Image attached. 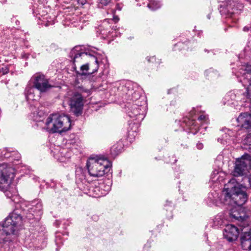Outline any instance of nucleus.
<instances>
[{"label": "nucleus", "instance_id": "obj_1", "mask_svg": "<svg viewBox=\"0 0 251 251\" xmlns=\"http://www.w3.org/2000/svg\"><path fill=\"white\" fill-rule=\"evenodd\" d=\"M222 197H224L222 202L225 204L236 205L238 207L243 205L247 201V194L241 190L234 178L231 179L225 185Z\"/></svg>", "mask_w": 251, "mask_h": 251}, {"label": "nucleus", "instance_id": "obj_2", "mask_svg": "<svg viewBox=\"0 0 251 251\" xmlns=\"http://www.w3.org/2000/svg\"><path fill=\"white\" fill-rule=\"evenodd\" d=\"M70 55L71 58H72L74 64L76 62H81V60L86 59L88 58H91L94 61V66H92V69L89 68V64H85L81 66L80 72L79 74L82 75L92 74L97 72L99 69L97 57L88 53L87 52L83 51L79 46L75 47L71 51Z\"/></svg>", "mask_w": 251, "mask_h": 251}, {"label": "nucleus", "instance_id": "obj_3", "mask_svg": "<svg viewBox=\"0 0 251 251\" xmlns=\"http://www.w3.org/2000/svg\"><path fill=\"white\" fill-rule=\"evenodd\" d=\"M71 121L69 117L65 115L52 114L46 121V130L50 133H61L70 129Z\"/></svg>", "mask_w": 251, "mask_h": 251}, {"label": "nucleus", "instance_id": "obj_4", "mask_svg": "<svg viewBox=\"0 0 251 251\" xmlns=\"http://www.w3.org/2000/svg\"><path fill=\"white\" fill-rule=\"evenodd\" d=\"M87 166L89 174L94 177H100L110 170L111 163L104 157L91 158Z\"/></svg>", "mask_w": 251, "mask_h": 251}, {"label": "nucleus", "instance_id": "obj_5", "mask_svg": "<svg viewBox=\"0 0 251 251\" xmlns=\"http://www.w3.org/2000/svg\"><path fill=\"white\" fill-rule=\"evenodd\" d=\"M251 170V156L249 154H245L237 160L233 175L235 176H245L244 180L248 182V184L244 183L242 184L244 187H251V179L248 175V173H250Z\"/></svg>", "mask_w": 251, "mask_h": 251}, {"label": "nucleus", "instance_id": "obj_6", "mask_svg": "<svg viewBox=\"0 0 251 251\" xmlns=\"http://www.w3.org/2000/svg\"><path fill=\"white\" fill-rule=\"evenodd\" d=\"M14 177V169L7 164H0V190L7 188Z\"/></svg>", "mask_w": 251, "mask_h": 251}, {"label": "nucleus", "instance_id": "obj_7", "mask_svg": "<svg viewBox=\"0 0 251 251\" xmlns=\"http://www.w3.org/2000/svg\"><path fill=\"white\" fill-rule=\"evenodd\" d=\"M23 224L22 218L20 214L12 212L5 219L3 224L6 228L10 229L14 234Z\"/></svg>", "mask_w": 251, "mask_h": 251}, {"label": "nucleus", "instance_id": "obj_8", "mask_svg": "<svg viewBox=\"0 0 251 251\" xmlns=\"http://www.w3.org/2000/svg\"><path fill=\"white\" fill-rule=\"evenodd\" d=\"M71 110L76 116L81 113L83 106V99L81 94L75 93L70 100Z\"/></svg>", "mask_w": 251, "mask_h": 251}, {"label": "nucleus", "instance_id": "obj_9", "mask_svg": "<svg viewBox=\"0 0 251 251\" xmlns=\"http://www.w3.org/2000/svg\"><path fill=\"white\" fill-rule=\"evenodd\" d=\"M34 86L41 92H44L52 86L49 83L44 75H37L34 76Z\"/></svg>", "mask_w": 251, "mask_h": 251}, {"label": "nucleus", "instance_id": "obj_10", "mask_svg": "<svg viewBox=\"0 0 251 251\" xmlns=\"http://www.w3.org/2000/svg\"><path fill=\"white\" fill-rule=\"evenodd\" d=\"M244 229V231L246 229L245 228H238L232 225H227L224 231V237L229 241L236 240L237 239L239 233V230Z\"/></svg>", "mask_w": 251, "mask_h": 251}, {"label": "nucleus", "instance_id": "obj_11", "mask_svg": "<svg viewBox=\"0 0 251 251\" xmlns=\"http://www.w3.org/2000/svg\"><path fill=\"white\" fill-rule=\"evenodd\" d=\"M225 8L228 14L232 15L238 14L243 8V4L234 0H228L225 2Z\"/></svg>", "mask_w": 251, "mask_h": 251}, {"label": "nucleus", "instance_id": "obj_12", "mask_svg": "<svg viewBox=\"0 0 251 251\" xmlns=\"http://www.w3.org/2000/svg\"><path fill=\"white\" fill-rule=\"evenodd\" d=\"M241 245L243 249L245 250H249L251 244V232L250 228L248 227L244 231V229H241Z\"/></svg>", "mask_w": 251, "mask_h": 251}, {"label": "nucleus", "instance_id": "obj_13", "mask_svg": "<svg viewBox=\"0 0 251 251\" xmlns=\"http://www.w3.org/2000/svg\"><path fill=\"white\" fill-rule=\"evenodd\" d=\"M14 234L11 232L10 229L6 228L5 225L3 224L0 226V245L5 244L11 239L12 235Z\"/></svg>", "mask_w": 251, "mask_h": 251}, {"label": "nucleus", "instance_id": "obj_14", "mask_svg": "<svg viewBox=\"0 0 251 251\" xmlns=\"http://www.w3.org/2000/svg\"><path fill=\"white\" fill-rule=\"evenodd\" d=\"M239 125L246 129L251 128V114L247 112L240 114L237 119Z\"/></svg>", "mask_w": 251, "mask_h": 251}, {"label": "nucleus", "instance_id": "obj_15", "mask_svg": "<svg viewBox=\"0 0 251 251\" xmlns=\"http://www.w3.org/2000/svg\"><path fill=\"white\" fill-rule=\"evenodd\" d=\"M240 81L246 88L247 96L251 99V77L249 75H243L240 79Z\"/></svg>", "mask_w": 251, "mask_h": 251}, {"label": "nucleus", "instance_id": "obj_16", "mask_svg": "<svg viewBox=\"0 0 251 251\" xmlns=\"http://www.w3.org/2000/svg\"><path fill=\"white\" fill-rule=\"evenodd\" d=\"M141 108L134 106L132 107L129 116L131 118H135V120L138 121H142L144 118V113H141Z\"/></svg>", "mask_w": 251, "mask_h": 251}, {"label": "nucleus", "instance_id": "obj_17", "mask_svg": "<svg viewBox=\"0 0 251 251\" xmlns=\"http://www.w3.org/2000/svg\"><path fill=\"white\" fill-rule=\"evenodd\" d=\"M35 88L32 87H27L25 89V96L26 100L28 101H31L36 100L38 98V96H35Z\"/></svg>", "mask_w": 251, "mask_h": 251}, {"label": "nucleus", "instance_id": "obj_18", "mask_svg": "<svg viewBox=\"0 0 251 251\" xmlns=\"http://www.w3.org/2000/svg\"><path fill=\"white\" fill-rule=\"evenodd\" d=\"M0 190L3 191L5 196L10 199H12L13 197L16 195L17 194V192L15 189L14 188L11 187L9 185L7 188L4 189V190Z\"/></svg>", "mask_w": 251, "mask_h": 251}, {"label": "nucleus", "instance_id": "obj_19", "mask_svg": "<svg viewBox=\"0 0 251 251\" xmlns=\"http://www.w3.org/2000/svg\"><path fill=\"white\" fill-rule=\"evenodd\" d=\"M234 207L230 209V214L231 216L236 219H239L241 218V216L239 212L241 209V207H238L236 205H233Z\"/></svg>", "mask_w": 251, "mask_h": 251}, {"label": "nucleus", "instance_id": "obj_20", "mask_svg": "<svg viewBox=\"0 0 251 251\" xmlns=\"http://www.w3.org/2000/svg\"><path fill=\"white\" fill-rule=\"evenodd\" d=\"M149 3L148 4V7L151 10H155L160 7V3L154 0H148Z\"/></svg>", "mask_w": 251, "mask_h": 251}, {"label": "nucleus", "instance_id": "obj_21", "mask_svg": "<svg viewBox=\"0 0 251 251\" xmlns=\"http://www.w3.org/2000/svg\"><path fill=\"white\" fill-rule=\"evenodd\" d=\"M244 148L248 150H251V133L247 135L243 141Z\"/></svg>", "mask_w": 251, "mask_h": 251}, {"label": "nucleus", "instance_id": "obj_22", "mask_svg": "<svg viewBox=\"0 0 251 251\" xmlns=\"http://www.w3.org/2000/svg\"><path fill=\"white\" fill-rule=\"evenodd\" d=\"M67 150L66 149H63L60 151H58L57 152H55V157L57 158L58 159H59L60 157H69V156L66 154Z\"/></svg>", "mask_w": 251, "mask_h": 251}, {"label": "nucleus", "instance_id": "obj_23", "mask_svg": "<svg viewBox=\"0 0 251 251\" xmlns=\"http://www.w3.org/2000/svg\"><path fill=\"white\" fill-rule=\"evenodd\" d=\"M0 153L1 158L10 157V153L7 151V149H4L2 151L0 150Z\"/></svg>", "mask_w": 251, "mask_h": 251}, {"label": "nucleus", "instance_id": "obj_24", "mask_svg": "<svg viewBox=\"0 0 251 251\" xmlns=\"http://www.w3.org/2000/svg\"><path fill=\"white\" fill-rule=\"evenodd\" d=\"M214 224L215 226H221L223 223V220L220 216H217L214 221Z\"/></svg>", "mask_w": 251, "mask_h": 251}, {"label": "nucleus", "instance_id": "obj_25", "mask_svg": "<svg viewBox=\"0 0 251 251\" xmlns=\"http://www.w3.org/2000/svg\"><path fill=\"white\" fill-rule=\"evenodd\" d=\"M111 1V0H98L99 7H103L107 6Z\"/></svg>", "mask_w": 251, "mask_h": 251}, {"label": "nucleus", "instance_id": "obj_26", "mask_svg": "<svg viewBox=\"0 0 251 251\" xmlns=\"http://www.w3.org/2000/svg\"><path fill=\"white\" fill-rule=\"evenodd\" d=\"M120 152V149L118 150L116 145L113 146L111 149V152L113 155H117Z\"/></svg>", "mask_w": 251, "mask_h": 251}, {"label": "nucleus", "instance_id": "obj_27", "mask_svg": "<svg viewBox=\"0 0 251 251\" xmlns=\"http://www.w3.org/2000/svg\"><path fill=\"white\" fill-rule=\"evenodd\" d=\"M8 72V69L6 66H4L0 68V73L2 75L7 74Z\"/></svg>", "mask_w": 251, "mask_h": 251}, {"label": "nucleus", "instance_id": "obj_28", "mask_svg": "<svg viewBox=\"0 0 251 251\" xmlns=\"http://www.w3.org/2000/svg\"><path fill=\"white\" fill-rule=\"evenodd\" d=\"M246 73H244V75H249L251 77V66H248L245 69Z\"/></svg>", "mask_w": 251, "mask_h": 251}, {"label": "nucleus", "instance_id": "obj_29", "mask_svg": "<svg viewBox=\"0 0 251 251\" xmlns=\"http://www.w3.org/2000/svg\"><path fill=\"white\" fill-rule=\"evenodd\" d=\"M207 117L205 115H201L198 118V120L201 121H206L207 120Z\"/></svg>", "mask_w": 251, "mask_h": 251}, {"label": "nucleus", "instance_id": "obj_30", "mask_svg": "<svg viewBox=\"0 0 251 251\" xmlns=\"http://www.w3.org/2000/svg\"><path fill=\"white\" fill-rule=\"evenodd\" d=\"M123 7V4L122 3H118L116 4V8L118 10H121Z\"/></svg>", "mask_w": 251, "mask_h": 251}, {"label": "nucleus", "instance_id": "obj_31", "mask_svg": "<svg viewBox=\"0 0 251 251\" xmlns=\"http://www.w3.org/2000/svg\"><path fill=\"white\" fill-rule=\"evenodd\" d=\"M197 147L198 149H201L203 148V144L202 143H199L197 144Z\"/></svg>", "mask_w": 251, "mask_h": 251}, {"label": "nucleus", "instance_id": "obj_32", "mask_svg": "<svg viewBox=\"0 0 251 251\" xmlns=\"http://www.w3.org/2000/svg\"><path fill=\"white\" fill-rule=\"evenodd\" d=\"M113 20H114V21H115V22H117V21H119V18L118 17V16H114V17H113Z\"/></svg>", "mask_w": 251, "mask_h": 251}, {"label": "nucleus", "instance_id": "obj_33", "mask_svg": "<svg viewBox=\"0 0 251 251\" xmlns=\"http://www.w3.org/2000/svg\"><path fill=\"white\" fill-rule=\"evenodd\" d=\"M223 158V156L222 155H219L217 157L218 160H222Z\"/></svg>", "mask_w": 251, "mask_h": 251}, {"label": "nucleus", "instance_id": "obj_34", "mask_svg": "<svg viewBox=\"0 0 251 251\" xmlns=\"http://www.w3.org/2000/svg\"><path fill=\"white\" fill-rule=\"evenodd\" d=\"M223 136H224V138H225V139L224 140H225V141H226V140H227V134L226 133H225L224 135H223Z\"/></svg>", "mask_w": 251, "mask_h": 251}, {"label": "nucleus", "instance_id": "obj_35", "mask_svg": "<svg viewBox=\"0 0 251 251\" xmlns=\"http://www.w3.org/2000/svg\"><path fill=\"white\" fill-rule=\"evenodd\" d=\"M249 27H244V30L245 31H249Z\"/></svg>", "mask_w": 251, "mask_h": 251}, {"label": "nucleus", "instance_id": "obj_36", "mask_svg": "<svg viewBox=\"0 0 251 251\" xmlns=\"http://www.w3.org/2000/svg\"><path fill=\"white\" fill-rule=\"evenodd\" d=\"M74 66H75L74 68L75 69V64L74 65Z\"/></svg>", "mask_w": 251, "mask_h": 251}]
</instances>
